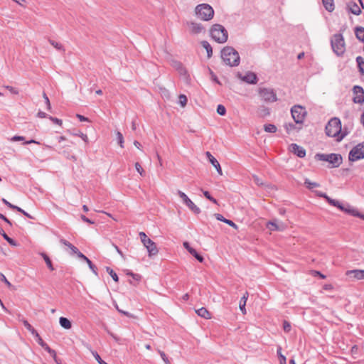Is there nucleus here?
I'll use <instances>...</instances> for the list:
<instances>
[{
	"label": "nucleus",
	"mask_w": 364,
	"mask_h": 364,
	"mask_svg": "<svg viewBox=\"0 0 364 364\" xmlns=\"http://www.w3.org/2000/svg\"><path fill=\"white\" fill-rule=\"evenodd\" d=\"M221 57L225 63L231 67L237 66L240 63L239 53L232 47H225L221 51Z\"/></svg>",
	"instance_id": "f257e3e1"
},
{
	"label": "nucleus",
	"mask_w": 364,
	"mask_h": 364,
	"mask_svg": "<svg viewBox=\"0 0 364 364\" xmlns=\"http://www.w3.org/2000/svg\"><path fill=\"white\" fill-rule=\"evenodd\" d=\"M341 132V120L334 117L332 118L326 126V134L331 137H336L337 141H341L344 134H340Z\"/></svg>",
	"instance_id": "f03ea898"
},
{
	"label": "nucleus",
	"mask_w": 364,
	"mask_h": 364,
	"mask_svg": "<svg viewBox=\"0 0 364 364\" xmlns=\"http://www.w3.org/2000/svg\"><path fill=\"white\" fill-rule=\"evenodd\" d=\"M195 16L200 20L208 21L214 16V9L208 4H200L196 6Z\"/></svg>",
	"instance_id": "7ed1b4c3"
},
{
	"label": "nucleus",
	"mask_w": 364,
	"mask_h": 364,
	"mask_svg": "<svg viewBox=\"0 0 364 364\" xmlns=\"http://www.w3.org/2000/svg\"><path fill=\"white\" fill-rule=\"evenodd\" d=\"M212 38L219 43H224L227 41L228 33L225 28L220 24H214L210 30Z\"/></svg>",
	"instance_id": "20e7f679"
},
{
	"label": "nucleus",
	"mask_w": 364,
	"mask_h": 364,
	"mask_svg": "<svg viewBox=\"0 0 364 364\" xmlns=\"http://www.w3.org/2000/svg\"><path fill=\"white\" fill-rule=\"evenodd\" d=\"M333 51L338 56H342L346 51V43L342 34H334L331 39Z\"/></svg>",
	"instance_id": "39448f33"
},
{
	"label": "nucleus",
	"mask_w": 364,
	"mask_h": 364,
	"mask_svg": "<svg viewBox=\"0 0 364 364\" xmlns=\"http://www.w3.org/2000/svg\"><path fill=\"white\" fill-rule=\"evenodd\" d=\"M315 159L328 162L331 165V167L333 168L338 167L343 161L341 155L338 154H316Z\"/></svg>",
	"instance_id": "423d86ee"
},
{
	"label": "nucleus",
	"mask_w": 364,
	"mask_h": 364,
	"mask_svg": "<svg viewBox=\"0 0 364 364\" xmlns=\"http://www.w3.org/2000/svg\"><path fill=\"white\" fill-rule=\"evenodd\" d=\"M139 237L144 246L146 248L149 257H151L158 254L159 250L156 247V243L147 237L145 232H140Z\"/></svg>",
	"instance_id": "0eeeda50"
},
{
	"label": "nucleus",
	"mask_w": 364,
	"mask_h": 364,
	"mask_svg": "<svg viewBox=\"0 0 364 364\" xmlns=\"http://www.w3.org/2000/svg\"><path fill=\"white\" fill-rule=\"evenodd\" d=\"M364 159V142L355 146L349 152L348 159L355 161Z\"/></svg>",
	"instance_id": "6e6552de"
},
{
	"label": "nucleus",
	"mask_w": 364,
	"mask_h": 364,
	"mask_svg": "<svg viewBox=\"0 0 364 364\" xmlns=\"http://www.w3.org/2000/svg\"><path fill=\"white\" fill-rule=\"evenodd\" d=\"M258 93L260 97L267 102H274L277 100L276 92L272 88H259Z\"/></svg>",
	"instance_id": "1a4fd4ad"
},
{
	"label": "nucleus",
	"mask_w": 364,
	"mask_h": 364,
	"mask_svg": "<svg viewBox=\"0 0 364 364\" xmlns=\"http://www.w3.org/2000/svg\"><path fill=\"white\" fill-rule=\"evenodd\" d=\"M291 116L296 124H301L306 114L305 108L300 105H294L291 109Z\"/></svg>",
	"instance_id": "9d476101"
},
{
	"label": "nucleus",
	"mask_w": 364,
	"mask_h": 364,
	"mask_svg": "<svg viewBox=\"0 0 364 364\" xmlns=\"http://www.w3.org/2000/svg\"><path fill=\"white\" fill-rule=\"evenodd\" d=\"M179 197L182 199L183 203L195 214H199L200 209L194 204V203L181 191L177 192Z\"/></svg>",
	"instance_id": "9b49d317"
},
{
	"label": "nucleus",
	"mask_w": 364,
	"mask_h": 364,
	"mask_svg": "<svg viewBox=\"0 0 364 364\" xmlns=\"http://www.w3.org/2000/svg\"><path fill=\"white\" fill-rule=\"evenodd\" d=\"M186 26L189 33L192 35H198L205 31V27L200 23L189 21L186 23Z\"/></svg>",
	"instance_id": "f8f14e48"
},
{
	"label": "nucleus",
	"mask_w": 364,
	"mask_h": 364,
	"mask_svg": "<svg viewBox=\"0 0 364 364\" xmlns=\"http://www.w3.org/2000/svg\"><path fill=\"white\" fill-rule=\"evenodd\" d=\"M353 101L356 104H363L364 103V90L362 87L359 85H355L353 87Z\"/></svg>",
	"instance_id": "ddd939ff"
},
{
	"label": "nucleus",
	"mask_w": 364,
	"mask_h": 364,
	"mask_svg": "<svg viewBox=\"0 0 364 364\" xmlns=\"http://www.w3.org/2000/svg\"><path fill=\"white\" fill-rule=\"evenodd\" d=\"M239 77L242 79V80L249 83V84H256L257 82V77L255 73L249 72L246 73L245 75L241 76L239 75Z\"/></svg>",
	"instance_id": "4468645a"
},
{
	"label": "nucleus",
	"mask_w": 364,
	"mask_h": 364,
	"mask_svg": "<svg viewBox=\"0 0 364 364\" xmlns=\"http://www.w3.org/2000/svg\"><path fill=\"white\" fill-rule=\"evenodd\" d=\"M183 247L188 250V252L192 255L197 260H198L200 262H203V257L200 255H199L195 249L191 247L188 242H183Z\"/></svg>",
	"instance_id": "2eb2a0df"
},
{
	"label": "nucleus",
	"mask_w": 364,
	"mask_h": 364,
	"mask_svg": "<svg viewBox=\"0 0 364 364\" xmlns=\"http://www.w3.org/2000/svg\"><path fill=\"white\" fill-rule=\"evenodd\" d=\"M206 156L208 158L211 164L216 168L218 174L222 176L223 171H222L221 166H220L219 162L218 161V160L209 151L206 152Z\"/></svg>",
	"instance_id": "dca6fc26"
},
{
	"label": "nucleus",
	"mask_w": 364,
	"mask_h": 364,
	"mask_svg": "<svg viewBox=\"0 0 364 364\" xmlns=\"http://www.w3.org/2000/svg\"><path fill=\"white\" fill-rule=\"evenodd\" d=\"M340 210L348 214H350L353 216H357L364 220V215L360 213L356 209L351 208L349 205H347L346 206L343 205V208Z\"/></svg>",
	"instance_id": "f3484780"
},
{
	"label": "nucleus",
	"mask_w": 364,
	"mask_h": 364,
	"mask_svg": "<svg viewBox=\"0 0 364 364\" xmlns=\"http://www.w3.org/2000/svg\"><path fill=\"white\" fill-rule=\"evenodd\" d=\"M291 151L300 158H304L306 156L305 149L296 144H291Z\"/></svg>",
	"instance_id": "a211bd4d"
},
{
	"label": "nucleus",
	"mask_w": 364,
	"mask_h": 364,
	"mask_svg": "<svg viewBox=\"0 0 364 364\" xmlns=\"http://www.w3.org/2000/svg\"><path fill=\"white\" fill-rule=\"evenodd\" d=\"M267 227L271 230H279V231H283L286 228V225L284 223H281L278 225L276 223V220L269 221L267 224Z\"/></svg>",
	"instance_id": "6ab92c4d"
},
{
	"label": "nucleus",
	"mask_w": 364,
	"mask_h": 364,
	"mask_svg": "<svg viewBox=\"0 0 364 364\" xmlns=\"http://www.w3.org/2000/svg\"><path fill=\"white\" fill-rule=\"evenodd\" d=\"M347 8L348 11L354 15L358 16L361 14V9L355 2L350 1L347 4Z\"/></svg>",
	"instance_id": "aec40b11"
},
{
	"label": "nucleus",
	"mask_w": 364,
	"mask_h": 364,
	"mask_svg": "<svg viewBox=\"0 0 364 364\" xmlns=\"http://www.w3.org/2000/svg\"><path fill=\"white\" fill-rule=\"evenodd\" d=\"M347 275L353 276L356 279H364V270L363 269H353L349 270L346 272Z\"/></svg>",
	"instance_id": "412c9836"
},
{
	"label": "nucleus",
	"mask_w": 364,
	"mask_h": 364,
	"mask_svg": "<svg viewBox=\"0 0 364 364\" xmlns=\"http://www.w3.org/2000/svg\"><path fill=\"white\" fill-rule=\"evenodd\" d=\"M171 66L178 71L181 75H186L187 73L186 69L183 68L182 63L177 60H172L171 63Z\"/></svg>",
	"instance_id": "4be33fe9"
},
{
	"label": "nucleus",
	"mask_w": 364,
	"mask_h": 364,
	"mask_svg": "<svg viewBox=\"0 0 364 364\" xmlns=\"http://www.w3.org/2000/svg\"><path fill=\"white\" fill-rule=\"evenodd\" d=\"M248 296H249L248 292H245V294L243 295V296L241 298L240 301L239 307L243 314H246L245 305H246L247 300L248 299Z\"/></svg>",
	"instance_id": "5701e85b"
},
{
	"label": "nucleus",
	"mask_w": 364,
	"mask_h": 364,
	"mask_svg": "<svg viewBox=\"0 0 364 364\" xmlns=\"http://www.w3.org/2000/svg\"><path fill=\"white\" fill-rule=\"evenodd\" d=\"M196 314L205 319H209L211 318L210 313L204 307H202L196 311Z\"/></svg>",
	"instance_id": "b1692460"
},
{
	"label": "nucleus",
	"mask_w": 364,
	"mask_h": 364,
	"mask_svg": "<svg viewBox=\"0 0 364 364\" xmlns=\"http://www.w3.org/2000/svg\"><path fill=\"white\" fill-rule=\"evenodd\" d=\"M59 323L61 327L65 329H70L72 327L70 321L65 317H60L59 318Z\"/></svg>",
	"instance_id": "393cba45"
},
{
	"label": "nucleus",
	"mask_w": 364,
	"mask_h": 364,
	"mask_svg": "<svg viewBox=\"0 0 364 364\" xmlns=\"http://www.w3.org/2000/svg\"><path fill=\"white\" fill-rule=\"evenodd\" d=\"M322 2L328 11L332 12L334 10L335 6L333 0H322Z\"/></svg>",
	"instance_id": "a878e982"
},
{
	"label": "nucleus",
	"mask_w": 364,
	"mask_h": 364,
	"mask_svg": "<svg viewBox=\"0 0 364 364\" xmlns=\"http://www.w3.org/2000/svg\"><path fill=\"white\" fill-rule=\"evenodd\" d=\"M355 34L359 41L364 42V28L360 26L356 27Z\"/></svg>",
	"instance_id": "bb28decb"
},
{
	"label": "nucleus",
	"mask_w": 364,
	"mask_h": 364,
	"mask_svg": "<svg viewBox=\"0 0 364 364\" xmlns=\"http://www.w3.org/2000/svg\"><path fill=\"white\" fill-rule=\"evenodd\" d=\"M201 45L206 50L208 58H210L213 55V49L210 44L206 41H203Z\"/></svg>",
	"instance_id": "cd10ccee"
},
{
	"label": "nucleus",
	"mask_w": 364,
	"mask_h": 364,
	"mask_svg": "<svg viewBox=\"0 0 364 364\" xmlns=\"http://www.w3.org/2000/svg\"><path fill=\"white\" fill-rule=\"evenodd\" d=\"M23 323L25 328L31 333V334L34 336H38V333L35 330V328L26 321L23 320Z\"/></svg>",
	"instance_id": "c85d7f7f"
},
{
	"label": "nucleus",
	"mask_w": 364,
	"mask_h": 364,
	"mask_svg": "<svg viewBox=\"0 0 364 364\" xmlns=\"http://www.w3.org/2000/svg\"><path fill=\"white\" fill-rule=\"evenodd\" d=\"M48 42L50 43V45H52L58 50L65 52V48L61 43L56 42L50 38L48 39Z\"/></svg>",
	"instance_id": "c756f323"
},
{
	"label": "nucleus",
	"mask_w": 364,
	"mask_h": 364,
	"mask_svg": "<svg viewBox=\"0 0 364 364\" xmlns=\"http://www.w3.org/2000/svg\"><path fill=\"white\" fill-rule=\"evenodd\" d=\"M356 62L361 74L364 75V59L361 56L356 58Z\"/></svg>",
	"instance_id": "7c9ffc66"
},
{
	"label": "nucleus",
	"mask_w": 364,
	"mask_h": 364,
	"mask_svg": "<svg viewBox=\"0 0 364 364\" xmlns=\"http://www.w3.org/2000/svg\"><path fill=\"white\" fill-rule=\"evenodd\" d=\"M41 255L42 256V257L43 258V259L45 260L48 267L49 268L50 270L51 271H53L54 270V267L52 264V262L50 260V259L49 258V257L46 254V253H41Z\"/></svg>",
	"instance_id": "2f4dec72"
},
{
	"label": "nucleus",
	"mask_w": 364,
	"mask_h": 364,
	"mask_svg": "<svg viewBox=\"0 0 364 364\" xmlns=\"http://www.w3.org/2000/svg\"><path fill=\"white\" fill-rule=\"evenodd\" d=\"M264 129L267 132L275 133L277 130V128L272 124H267L264 125Z\"/></svg>",
	"instance_id": "473e14b6"
},
{
	"label": "nucleus",
	"mask_w": 364,
	"mask_h": 364,
	"mask_svg": "<svg viewBox=\"0 0 364 364\" xmlns=\"http://www.w3.org/2000/svg\"><path fill=\"white\" fill-rule=\"evenodd\" d=\"M327 202L331 204V205H333L335 207H337L339 209H342L343 208V205L338 201V200H334V199H332L330 197L327 198Z\"/></svg>",
	"instance_id": "72a5a7b5"
},
{
	"label": "nucleus",
	"mask_w": 364,
	"mask_h": 364,
	"mask_svg": "<svg viewBox=\"0 0 364 364\" xmlns=\"http://www.w3.org/2000/svg\"><path fill=\"white\" fill-rule=\"evenodd\" d=\"M0 234L3 236V237L11 245H14L15 246L16 244L15 242V241L9 237L6 233L3 230V229H0Z\"/></svg>",
	"instance_id": "f704fd0d"
},
{
	"label": "nucleus",
	"mask_w": 364,
	"mask_h": 364,
	"mask_svg": "<svg viewBox=\"0 0 364 364\" xmlns=\"http://www.w3.org/2000/svg\"><path fill=\"white\" fill-rule=\"evenodd\" d=\"M304 184L309 189H312L314 188H316L319 186V184L316 182H311L309 179L306 178L304 181Z\"/></svg>",
	"instance_id": "c9c22d12"
},
{
	"label": "nucleus",
	"mask_w": 364,
	"mask_h": 364,
	"mask_svg": "<svg viewBox=\"0 0 364 364\" xmlns=\"http://www.w3.org/2000/svg\"><path fill=\"white\" fill-rule=\"evenodd\" d=\"M188 102L187 97L185 95H180L178 97V103L182 107H184Z\"/></svg>",
	"instance_id": "e433bc0d"
},
{
	"label": "nucleus",
	"mask_w": 364,
	"mask_h": 364,
	"mask_svg": "<svg viewBox=\"0 0 364 364\" xmlns=\"http://www.w3.org/2000/svg\"><path fill=\"white\" fill-rule=\"evenodd\" d=\"M71 134L74 136H77L78 137H80L85 143H88V137L86 134H83L81 132H70Z\"/></svg>",
	"instance_id": "4c0bfd02"
},
{
	"label": "nucleus",
	"mask_w": 364,
	"mask_h": 364,
	"mask_svg": "<svg viewBox=\"0 0 364 364\" xmlns=\"http://www.w3.org/2000/svg\"><path fill=\"white\" fill-rule=\"evenodd\" d=\"M2 202L11 209L16 210L17 211H22V209L21 208L11 204L4 198L2 199Z\"/></svg>",
	"instance_id": "58836bf2"
},
{
	"label": "nucleus",
	"mask_w": 364,
	"mask_h": 364,
	"mask_svg": "<svg viewBox=\"0 0 364 364\" xmlns=\"http://www.w3.org/2000/svg\"><path fill=\"white\" fill-rule=\"evenodd\" d=\"M54 359L58 363L57 360H56V353L54 350L51 349L48 346V344L46 343V346H44L43 347Z\"/></svg>",
	"instance_id": "ea45409f"
},
{
	"label": "nucleus",
	"mask_w": 364,
	"mask_h": 364,
	"mask_svg": "<svg viewBox=\"0 0 364 364\" xmlns=\"http://www.w3.org/2000/svg\"><path fill=\"white\" fill-rule=\"evenodd\" d=\"M107 272L109 273V274L112 277L114 281L118 282L119 277L117 274L109 267H107Z\"/></svg>",
	"instance_id": "a19ab883"
},
{
	"label": "nucleus",
	"mask_w": 364,
	"mask_h": 364,
	"mask_svg": "<svg viewBox=\"0 0 364 364\" xmlns=\"http://www.w3.org/2000/svg\"><path fill=\"white\" fill-rule=\"evenodd\" d=\"M281 347H279L277 349V355L279 358L280 364H286V358L281 353Z\"/></svg>",
	"instance_id": "79ce46f5"
},
{
	"label": "nucleus",
	"mask_w": 364,
	"mask_h": 364,
	"mask_svg": "<svg viewBox=\"0 0 364 364\" xmlns=\"http://www.w3.org/2000/svg\"><path fill=\"white\" fill-rule=\"evenodd\" d=\"M158 353L161 355V358H162V360H164L165 364H171L170 360H168V358H167V356L166 355V354L164 353V351H161V350H158Z\"/></svg>",
	"instance_id": "37998d69"
},
{
	"label": "nucleus",
	"mask_w": 364,
	"mask_h": 364,
	"mask_svg": "<svg viewBox=\"0 0 364 364\" xmlns=\"http://www.w3.org/2000/svg\"><path fill=\"white\" fill-rule=\"evenodd\" d=\"M217 112L218 114L224 116L226 113V109L223 105H219L217 107Z\"/></svg>",
	"instance_id": "c03bdc74"
},
{
	"label": "nucleus",
	"mask_w": 364,
	"mask_h": 364,
	"mask_svg": "<svg viewBox=\"0 0 364 364\" xmlns=\"http://www.w3.org/2000/svg\"><path fill=\"white\" fill-rule=\"evenodd\" d=\"M135 168L136 171L141 176H144L145 171L141 167V164L139 162L135 163Z\"/></svg>",
	"instance_id": "a18cd8bd"
},
{
	"label": "nucleus",
	"mask_w": 364,
	"mask_h": 364,
	"mask_svg": "<svg viewBox=\"0 0 364 364\" xmlns=\"http://www.w3.org/2000/svg\"><path fill=\"white\" fill-rule=\"evenodd\" d=\"M117 140H118V143H119V146L122 148L124 147V137H123L122 133L119 132H117Z\"/></svg>",
	"instance_id": "49530a36"
},
{
	"label": "nucleus",
	"mask_w": 364,
	"mask_h": 364,
	"mask_svg": "<svg viewBox=\"0 0 364 364\" xmlns=\"http://www.w3.org/2000/svg\"><path fill=\"white\" fill-rule=\"evenodd\" d=\"M92 354L99 364H108L100 358L97 352H93Z\"/></svg>",
	"instance_id": "de8ad7c7"
},
{
	"label": "nucleus",
	"mask_w": 364,
	"mask_h": 364,
	"mask_svg": "<svg viewBox=\"0 0 364 364\" xmlns=\"http://www.w3.org/2000/svg\"><path fill=\"white\" fill-rule=\"evenodd\" d=\"M87 264H88L90 269L92 270V272L95 274H97V267L92 263L91 260L89 259L87 262Z\"/></svg>",
	"instance_id": "09e8293b"
},
{
	"label": "nucleus",
	"mask_w": 364,
	"mask_h": 364,
	"mask_svg": "<svg viewBox=\"0 0 364 364\" xmlns=\"http://www.w3.org/2000/svg\"><path fill=\"white\" fill-rule=\"evenodd\" d=\"M127 274L131 276L133 278V279H134L137 282L141 279V276L138 274H134L132 272L127 271Z\"/></svg>",
	"instance_id": "8fccbe9b"
},
{
	"label": "nucleus",
	"mask_w": 364,
	"mask_h": 364,
	"mask_svg": "<svg viewBox=\"0 0 364 364\" xmlns=\"http://www.w3.org/2000/svg\"><path fill=\"white\" fill-rule=\"evenodd\" d=\"M4 87L12 94L18 95L19 93L18 90L12 86L6 85V86H4Z\"/></svg>",
	"instance_id": "3c124183"
},
{
	"label": "nucleus",
	"mask_w": 364,
	"mask_h": 364,
	"mask_svg": "<svg viewBox=\"0 0 364 364\" xmlns=\"http://www.w3.org/2000/svg\"><path fill=\"white\" fill-rule=\"evenodd\" d=\"M283 329L285 332H289L291 331V325L288 321H284Z\"/></svg>",
	"instance_id": "603ef678"
},
{
	"label": "nucleus",
	"mask_w": 364,
	"mask_h": 364,
	"mask_svg": "<svg viewBox=\"0 0 364 364\" xmlns=\"http://www.w3.org/2000/svg\"><path fill=\"white\" fill-rule=\"evenodd\" d=\"M0 280L4 282L9 287H11V284L7 280L6 277L0 272Z\"/></svg>",
	"instance_id": "864d4df0"
},
{
	"label": "nucleus",
	"mask_w": 364,
	"mask_h": 364,
	"mask_svg": "<svg viewBox=\"0 0 364 364\" xmlns=\"http://www.w3.org/2000/svg\"><path fill=\"white\" fill-rule=\"evenodd\" d=\"M43 97L45 99V102L46 104L48 110H50L51 109L50 102V100H49L48 96L46 95V94L45 92L43 93Z\"/></svg>",
	"instance_id": "5fc2aeb1"
},
{
	"label": "nucleus",
	"mask_w": 364,
	"mask_h": 364,
	"mask_svg": "<svg viewBox=\"0 0 364 364\" xmlns=\"http://www.w3.org/2000/svg\"><path fill=\"white\" fill-rule=\"evenodd\" d=\"M48 118L53 123L59 124V125H62V120L61 119H58L56 117H51V116L48 117Z\"/></svg>",
	"instance_id": "6e6d98bb"
},
{
	"label": "nucleus",
	"mask_w": 364,
	"mask_h": 364,
	"mask_svg": "<svg viewBox=\"0 0 364 364\" xmlns=\"http://www.w3.org/2000/svg\"><path fill=\"white\" fill-rule=\"evenodd\" d=\"M253 179H254L255 183L257 185H258V186H263V185H264V183H263V182H262V179H261V178H259L258 176H253Z\"/></svg>",
	"instance_id": "4d7b16f0"
},
{
	"label": "nucleus",
	"mask_w": 364,
	"mask_h": 364,
	"mask_svg": "<svg viewBox=\"0 0 364 364\" xmlns=\"http://www.w3.org/2000/svg\"><path fill=\"white\" fill-rule=\"evenodd\" d=\"M60 242L62 243L63 245L67 246L70 249L72 247V246H74L70 242H68L66 240L63 239V238L60 240Z\"/></svg>",
	"instance_id": "13d9d810"
},
{
	"label": "nucleus",
	"mask_w": 364,
	"mask_h": 364,
	"mask_svg": "<svg viewBox=\"0 0 364 364\" xmlns=\"http://www.w3.org/2000/svg\"><path fill=\"white\" fill-rule=\"evenodd\" d=\"M37 339L38 343L43 348L44 346H46V343L43 341V340L41 338L40 335L38 334V336H35Z\"/></svg>",
	"instance_id": "bf43d9fd"
},
{
	"label": "nucleus",
	"mask_w": 364,
	"mask_h": 364,
	"mask_svg": "<svg viewBox=\"0 0 364 364\" xmlns=\"http://www.w3.org/2000/svg\"><path fill=\"white\" fill-rule=\"evenodd\" d=\"M81 219L82 221L87 223H89V224H94V221L90 220L89 218H87L85 215H82L80 216Z\"/></svg>",
	"instance_id": "052dcab7"
},
{
	"label": "nucleus",
	"mask_w": 364,
	"mask_h": 364,
	"mask_svg": "<svg viewBox=\"0 0 364 364\" xmlns=\"http://www.w3.org/2000/svg\"><path fill=\"white\" fill-rule=\"evenodd\" d=\"M77 256L78 258L87 262L89 259L85 256L81 252H77Z\"/></svg>",
	"instance_id": "680f3d73"
},
{
	"label": "nucleus",
	"mask_w": 364,
	"mask_h": 364,
	"mask_svg": "<svg viewBox=\"0 0 364 364\" xmlns=\"http://www.w3.org/2000/svg\"><path fill=\"white\" fill-rule=\"evenodd\" d=\"M225 223L235 229L237 228V225L230 220L226 219Z\"/></svg>",
	"instance_id": "e2e57ef3"
},
{
	"label": "nucleus",
	"mask_w": 364,
	"mask_h": 364,
	"mask_svg": "<svg viewBox=\"0 0 364 364\" xmlns=\"http://www.w3.org/2000/svg\"><path fill=\"white\" fill-rule=\"evenodd\" d=\"M214 216L215 217V218L218 220H220V221H223L225 223L226 218H225L222 215L219 214V213H215L214 215Z\"/></svg>",
	"instance_id": "0e129e2a"
},
{
	"label": "nucleus",
	"mask_w": 364,
	"mask_h": 364,
	"mask_svg": "<svg viewBox=\"0 0 364 364\" xmlns=\"http://www.w3.org/2000/svg\"><path fill=\"white\" fill-rule=\"evenodd\" d=\"M24 137L23 136H14L11 138V141H23L24 140Z\"/></svg>",
	"instance_id": "69168bd1"
},
{
	"label": "nucleus",
	"mask_w": 364,
	"mask_h": 364,
	"mask_svg": "<svg viewBox=\"0 0 364 364\" xmlns=\"http://www.w3.org/2000/svg\"><path fill=\"white\" fill-rule=\"evenodd\" d=\"M37 116L40 118H46V117H48V115L46 113L42 112V111H39L37 114Z\"/></svg>",
	"instance_id": "338daca9"
},
{
	"label": "nucleus",
	"mask_w": 364,
	"mask_h": 364,
	"mask_svg": "<svg viewBox=\"0 0 364 364\" xmlns=\"http://www.w3.org/2000/svg\"><path fill=\"white\" fill-rule=\"evenodd\" d=\"M77 118L80 119V121H81V122H87V121H89V119H88L87 117H84V116H82V115L78 114H77Z\"/></svg>",
	"instance_id": "774afa93"
}]
</instances>
